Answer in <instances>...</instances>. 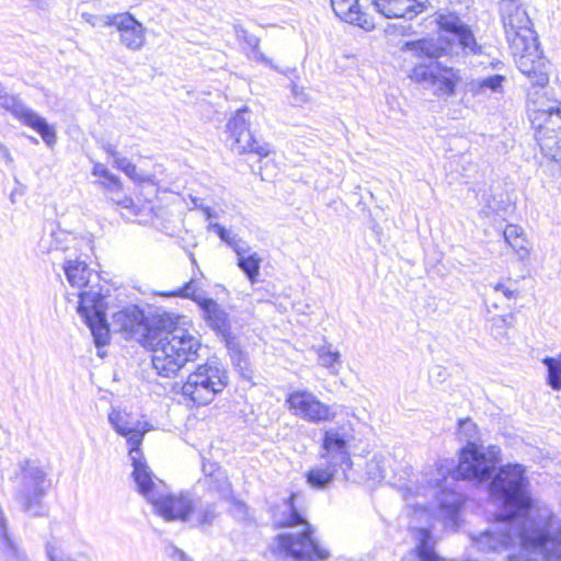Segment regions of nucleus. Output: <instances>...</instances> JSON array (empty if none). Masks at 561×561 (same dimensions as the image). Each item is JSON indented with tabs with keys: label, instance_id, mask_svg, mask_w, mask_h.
<instances>
[{
	"label": "nucleus",
	"instance_id": "f257e3e1",
	"mask_svg": "<svg viewBox=\"0 0 561 561\" xmlns=\"http://www.w3.org/2000/svg\"><path fill=\"white\" fill-rule=\"evenodd\" d=\"M522 465H506L490 482V495L500 507L497 520L472 542L482 552H500L518 545L507 561H561V520L549 508L535 513Z\"/></svg>",
	"mask_w": 561,
	"mask_h": 561
},
{
	"label": "nucleus",
	"instance_id": "f03ea898",
	"mask_svg": "<svg viewBox=\"0 0 561 561\" xmlns=\"http://www.w3.org/2000/svg\"><path fill=\"white\" fill-rule=\"evenodd\" d=\"M111 325L125 339L136 340L152 352L158 375L170 378L198 358L202 348L192 322L174 312H157L146 320L144 311L129 306L113 313Z\"/></svg>",
	"mask_w": 561,
	"mask_h": 561
},
{
	"label": "nucleus",
	"instance_id": "7ed1b4c3",
	"mask_svg": "<svg viewBox=\"0 0 561 561\" xmlns=\"http://www.w3.org/2000/svg\"><path fill=\"white\" fill-rule=\"evenodd\" d=\"M135 470L131 477L138 492L154 507L156 513L167 522H192L197 527L210 526L217 517L213 503L190 493L165 492L162 480L153 476L148 465L134 459Z\"/></svg>",
	"mask_w": 561,
	"mask_h": 561
},
{
	"label": "nucleus",
	"instance_id": "20e7f679",
	"mask_svg": "<svg viewBox=\"0 0 561 561\" xmlns=\"http://www.w3.org/2000/svg\"><path fill=\"white\" fill-rule=\"evenodd\" d=\"M64 271L69 284L82 289L79 294L78 312L90 328L96 347L106 345L110 341V328L105 316L104 297L89 285L91 277L98 278V275L80 260H66Z\"/></svg>",
	"mask_w": 561,
	"mask_h": 561
},
{
	"label": "nucleus",
	"instance_id": "39448f33",
	"mask_svg": "<svg viewBox=\"0 0 561 561\" xmlns=\"http://www.w3.org/2000/svg\"><path fill=\"white\" fill-rule=\"evenodd\" d=\"M437 23L445 34H440L437 38L407 42L405 50L411 51L417 58L431 60L444 55H458V49H461L465 55L482 53V47L478 45L472 31L457 15L439 14Z\"/></svg>",
	"mask_w": 561,
	"mask_h": 561
},
{
	"label": "nucleus",
	"instance_id": "423d86ee",
	"mask_svg": "<svg viewBox=\"0 0 561 561\" xmlns=\"http://www.w3.org/2000/svg\"><path fill=\"white\" fill-rule=\"evenodd\" d=\"M293 502L294 494L289 497L290 515L283 523L289 529L277 536L279 553L294 561H313V558L327 560L330 557L329 550L312 537L311 525L295 510Z\"/></svg>",
	"mask_w": 561,
	"mask_h": 561
},
{
	"label": "nucleus",
	"instance_id": "0eeeda50",
	"mask_svg": "<svg viewBox=\"0 0 561 561\" xmlns=\"http://www.w3.org/2000/svg\"><path fill=\"white\" fill-rule=\"evenodd\" d=\"M14 497L23 512L33 516L45 513L43 499L50 483L47 472L36 461L24 459L18 463V471L10 478Z\"/></svg>",
	"mask_w": 561,
	"mask_h": 561
},
{
	"label": "nucleus",
	"instance_id": "6e6552de",
	"mask_svg": "<svg viewBox=\"0 0 561 561\" xmlns=\"http://www.w3.org/2000/svg\"><path fill=\"white\" fill-rule=\"evenodd\" d=\"M228 385L226 369L216 362L199 365L182 386V393L197 405L210 403Z\"/></svg>",
	"mask_w": 561,
	"mask_h": 561
},
{
	"label": "nucleus",
	"instance_id": "1a4fd4ad",
	"mask_svg": "<svg viewBox=\"0 0 561 561\" xmlns=\"http://www.w3.org/2000/svg\"><path fill=\"white\" fill-rule=\"evenodd\" d=\"M354 438V430L350 422L325 427L322 431L319 457L323 461H331L333 466H342V473L345 480L355 479L351 473L353 461L348 449Z\"/></svg>",
	"mask_w": 561,
	"mask_h": 561
},
{
	"label": "nucleus",
	"instance_id": "9d476101",
	"mask_svg": "<svg viewBox=\"0 0 561 561\" xmlns=\"http://www.w3.org/2000/svg\"><path fill=\"white\" fill-rule=\"evenodd\" d=\"M500 454L501 449L495 445L481 448L463 447L453 480H488L500 462Z\"/></svg>",
	"mask_w": 561,
	"mask_h": 561
},
{
	"label": "nucleus",
	"instance_id": "9b49d317",
	"mask_svg": "<svg viewBox=\"0 0 561 561\" xmlns=\"http://www.w3.org/2000/svg\"><path fill=\"white\" fill-rule=\"evenodd\" d=\"M410 77L425 89L432 90L433 94L438 98L454 95L455 88L460 81L459 70L442 66L438 61L415 66Z\"/></svg>",
	"mask_w": 561,
	"mask_h": 561
},
{
	"label": "nucleus",
	"instance_id": "f8f14e48",
	"mask_svg": "<svg viewBox=\"0 0 561 561\" xmlns=\"http://www.w3.org/2000/svg\"><path fill=\"white\" fill-rule=\"evenodd\" d=\"M531 124L536 130L537 141H543L545 147L551 150L552 141L550 134L561 131V111L557 100L546 105L538 92L530 94L528 107Z\"/></svg>",
	"mask_w": 561,
	"mask_h": 561
},
{
	"label": "nucleus",
	"instance_id": "ddd939ff",
	"mask_svg": "<svg viewBox=\"0 0 561 561\" xmlns=\"http://www.w3.org/2000/svg\"><path fill=\"white\" fill-rule=\"evenodd\" d=\"M502 21L511 49H522L537 39L527 12L513 0H503Z\"/></svg>",
	"mask_w": 561,
	"mask_h": 561
},
{
	"label": "nucleus",
	"instance_id": "4468645a",
	"mask_svg": "<svg viewBox=\"0 0 561 561\" xmlns=\"http://www.w3.org/2000/svg\"><path fill=\"white\" fill-rule=\"evenodd\" d=\"M227 130L233 140L231 149L238 153H255L267 157L271 152L267 142H259L250 130V110L244 106L228 121Z\"/></svg>",
	"mask_w": 561,
	"mask_h": 561
},
{
	"label": "nucleus",
	"instance_id": "2eb2a0df",
	"mask_svg": "<svg viewBox=\"0 0 561 561\" xmlns=\"http://www.w3.org/2000/svg\"><path fill=\"white\" fill-rule=\"evenodd\" d=\"M286 404L295 416L310 423L331 422L336 416L333 407L323 403L314 393L307 390L288 393Z\"/></svg>",
	"mask_w": 561,
	"mask_h": 561
},
{
	"label": "nucleus",
	"instance_id": "dca6fc26",
	"mask_svg": "<svg viewBox=\"0 0 561 561\" xmlns=\"http://www.w3.org/2000/svg\"><path fill=\"white\" fill-rule=\"evenodd\" d=\"M0 106L10 112L21 123L36 130L48 147L54 146L56 142L55 129L48 125L44 117L27 107L18 95L5 92L0 98Z\"/></svg>",
	"mask_w": 561,
	"mask_h": 561
},
{
	"label": "nucleus",
	"instance_id": "f3484780",
	"mask_svg": "<svg viewBox=\"0 0 561 561\" xmlns=\"http://www.w3.org/2000/svg\"><path fill=\"white\" fill-rule=\"evenodd\" d=\"M522 49H512L515 62L523 75H525L531 84L543 88L548 81L547 64L542 58L538 47L537 39L533 41V45L526 44Z\"/></svg>",
	"mask_w": 561,
	"mask_h": 561
},
{
	"label": "nucleus",
	"instance_id": "a211bd4d",
	"mask_svg": "<svg viewBox=\"0 0 561 561\" xmlns=\"http://www.w3.org/2000/svg\"><path fill=\"white\" fill-rule=\"evenodd\" d=\"M108 421L119 435L126 437L127 443L129 445V457L131 460L133 468L135 469V463L137 462L134 459H139V462H141L142 465H147L146 460L142 457L141 450L139 449L146 430L139 428L138 422H131L128 415L122 414L121 412L110 413Z\"/></svg>",
	"mask_w": 561,
	"mask_h": 561
},
{
	"label": "nucleus",
	"instance_id": "6ab92c4d",
	"mask_svg": "<svg viewBox=\"0 0 561 561\" xmlns=\"http://www.w3.org/2000/svg\"><path fill=\"white\" fill-rule=\"evenodd\" d=\"M114 27L119 34V43L128 50H140L146 44V28L130 13L116 14Z\"/></svg>",
	"mask_w": 561,
	"mask_h": 561
},
{
	"label": "nucleus",
	"instance_id": "aec40b11",
	"mask_svg": "<svg viewBox=\"0 0 561 561\" xmlns=\"http://www.w3.org/2000/svg\"><path fill=\"white\" fill-rule=\"evenodd\" d=\"M373 4L386 19L412 20L426 9L424 0H373Z\"/></svg>",
	"mask_w": 561,
	"mask_h": 561
},
{
	"label": "nucleus",
	"instance_id": "412c9836",
	"mask_svg": "<svg viewBox=\"0 0 561 561\" xmlns=\"http://www.w3.org/2000/svg\"><path fill=\"white\" fill-rule=\"evenodd\" d=\"M331 7L342 21L357 25L366 32L375 30V21L360 10L358 0H331Z\"/></svg>",
	"mask_w": 561,
	"mask_h": 561
},
{
	"label": "nucleus",
	"instance_id": "4be33fe9",
	"mask_svg": "<svg viewBox=\"0 0 561 561\" xmlns=\"http://www.w3.org/2000/svg\"><path fill=\"white\" fill-rule=\"evenodd\" d=\"M505 78L501 75H493L483 79H472L465 84V96L470 101L483 102L494 93L503 91V81Z\"/></svg>",
	"mask_w": 561,
	"mask_h": 561
},
{
	"label": "nucleus",
	"instance_id": "5701e85b",
	"mask_svg": "<svg viewBox=\"0 0 561 561\" xmlns=\"http://www.w3.org/2000/svg\"><path fill=\"white\" fill-rule=\"evenodd\" d=\"M203 311V318L206 323L218 334L227 336L230 330L228 313L213 298L203 299L198 305Z\"/></svg>",
	"mask_w": 561,
	"mask_h": 561
},
{
	"label": "nucleus",
	"instance_id": "b1692460",
	"mask_svg": "<svg viewBox=\"0 0 561 561\" xmlns=\"http://www.w3.org/2000/svg\"><path fill=\"white\" fill-rule=\"evenodd\" d=\"M340 470L342 471V466H333L331 461H324L306 472V481L312 489L324 490L333 482Z\"/></svg>",
	"mask_w": 561,
	"mask_h": 561
},
{
	"label": "nucleus",
	"instance_id": "393cba45",
	"mask_svg": "<svg viewBox=\"0 0 561 561\" xmlns=\"http://www.w3.org/2000/svg\"><path fill=\"white\" fill-rule=\"evenodd\" d=\"M238 256V266L247 275L249 280L253 284L260 273L262 257L256 252H251L245 243L238 248L236 251Z\"/></svg>",
	"mask_w": 561,
	"mask_h": 561
},
{
	"label": "nucleus",
	"instance_id": "a878e982",
	"mask_svg": "<svg viewBox=\"0 0 561 561\" xmlns=\"http://www.w3.org/2000/svg\"><path fill=\"white\" fill-rule=\"evenodd\" d=\"M503 237L520 259L528 256V241L525 238L523 228L516 225H507L503 231Z\"/></svg>",
	"mask_w": 561,
	"mask_h": 561
},
{
	"label": "nucleus",
	"instance_id": "bb28decb",
	"mask_svg": "<svg viewBox=\"0 0 561 561\" xmlns=\"http://www.w3.org/2000/svg\"><path fill=\"white\" fill-rule=\"evenodd\" d=\"M415 539L417 540L415 551L420 561H442L434 551V541L427 529H416Z\"/></svg>",
	"mask_w": 561,
	"mask_h": 561
},
{
	"label": "nucleus",
	"instance_id": "cd10ccee",
	"mask_svg": "<svg viewBox=\"0 0 561 561\" xmlns=\"http://www.w3.org/2000/svg\"><path fill=\"white\" fill-rule=\"evenodd\" d=\"M391 458L388 454L378 453L366 463V476L368 480L380 481L387 474Z\"/></svg>",
	"mask_w": 561,
	"mask_h": 561
},
{
	"label": "nucleus",
	"instance_id": "c85d7f7f",
	"mask_svg": "<svg viewBox=\"0 0 561 561\" xmlns=\"http://www.w3.org/2000/svg\"><path fill=\"white\" fill-rule=\"evenodd\" d=\"M439 503L444 518L448 523L453 524V526H456L458 519V511L462 505L461 496L457 493H443L442 497H439Z\"/></svg>",
	"mask_w": 561,
	"mask_h": 561
},
{
	"label": "nucleus",
	"instance_id": "c756f323",
	"mask_svg": "<svg viewBox=\"0 0 561 561\" xmlns=\"http://www.w3.org/2000/svg\"><path fill=\"white\" fill-rule=\"evenodd\" d=\"M69 241H73L72 237L64 231V230H57L51 231L49 239L43 238L39 241V248L42 252H53V251H65L68 249Z\"/></svg>",
	"mask_w": 561,
	"mask_h": 561
},
{
	"label": "nucleus",
	"instance_id": "7c9ffc66",
	"mask_svg": "<svg viewBox=\"0 0 561 561\" xmlns=\"http://www.w3.org/2000/svg\"><path fill=\"white\" fill-rule=\"evenodd\" d=\"M458 433L462 440L467 444L465 447L481 448L484 447L480 443V434L476 423L470 419L460 420L458 425Z\"/></svg>",
	"mask_w": 561,
	"mask_h": 561
},
{
	"label": "nucleus",
	"instance_id": "2f4dec72",
	"mask_svg": "<svg viewBox=\"0 0 561 561\" xmlns=\"http://www.w3.org/2000/svg\"><path fill=\"white\" fill-rule=\"evenodd\" d=\"M514 316L512 313L501 316L495 314L488 320L491 334L499 341L507 337V329L512 327Z\"/></svg>",
	"mask_w": 561,
	"mask_h": 561
},
{
	"label": "nucleus",
	"instance_id": "473e14b6",
	"mask_svg": "<svg viewBox=\"0 0 561 561\" xmlns=\"http://www.w3.org/2000/svg\"><path fill=\"white\" fill-rule=\"evenodd\" d=\"M542 363L548 370V385L553 390H561V353L557 357H545Z\"/></svg>",
	"mask_w": 561,
	"mask_h": 561
},
{
	"label": "nucleus",
	"instance_id": "72a5a7b5",
	"mask_svg": "<svg viewBox=\"0 0 561 561\" xmlns=\"http://www.w3.org/2000/svg\"><path fill=\"white\" fill-rule=\"evenodd\" d=\"M163 295L164 296H179L182 298H187V299L195 301L197 305H199L203 301V299L207 298L205 291L203 289L198 288L193 279L187 282L178 291H174L172 294H163Z\"/></svg>",
	"mask_w": 561,
	"mask_h": 561
},
{
	"label": "nucleus",
	"instance_id": "f704fd0d",
	"mask_svg": "<svg viewBox=\"0 0 561 561\" xmlns=\"http://www.w3.org/2000/svg\"><path fill=\"white\" fill-rule=\"evenodd\" d=\"M312 348L318 355L320 365L328 369H332L334 364L340 360V353L337 351H333L330 344L325 343L322 345L312 346Z\"/></svg>",
	"mask_w": 561,
	"mask_h": 561
},
{
	"label": "nucleus",
	"instance_id": "c9c22d12",
	"mask_svg": "<svg viewBox=\"0 0 561 561\" xmlns=\"http://www.w3.org/2000/svg\"><path fill=\"white\" fill-rule=\"evenodd\" d=\"M115 167L123 171L129 179L136 182L149 181L150 176L137 171L136 165L127 158L121 157L116 159Z\"/></svg>",
	"mask_w": 561,
	"mask_h": 561
},
{
	"label": "nucleus",
	"instance_id": "e433bc0d",
	"mask_svg": "<svg viewBox=\"0 0 561 561\" xmlns=\"http://www.w3.org/2000/svg\"><path fill=\"white\" fill-rule=\"evenodd\" d=\"M550 140L552 141L551 150L545 147L543 141H538V144L545 157L551 159L552 161L559 162L561 161V131L550 134Z\"/></svg>",
	"mask_w": 561,
	"mask_h": 561
},
{
	"label": "nucleus",
	"instance_id": "4c0bfd02",
	"mask_svg": "<svg viewBox=\"0 0 561 561\" xmlns=\"http://www.w3.org/2000/svg\"><path fill=\"white\" fill-rule=\"evenodd\" d=\"M82 18L85 20L87 23L92 25L93 27H105V26H113L114 22L116 21V14H90V13H83Z\"/></svg>",
	"mask_w": 561,
	"mask_h": 561
},
{
	"label": "nucleus",
	"instance_id": "58836bf2",
	"mask_svg": "<svg viewBox=\"0 0 561 561\" xmlns=\"http://www.w3.org/2000/svg\"><path fill=\"white\" fill-rule=\"evenodd\" d=\"M238 37L239 38H242L244 41V43L250 47L252 48L253 50V58L255 60H259V61H263V62H270L266 57L257 50L259 48V44H260V39L252 35V34H249L247 31L244 30H241L239 33H238Z\"/></svg>",
	"mask_w": 561,
	"mask_h": 561
},
{
	"label": "nucleus",
	"instance_id": "ea45409f",
	"mask_svg": "<svg viewBox=\"0 0 561 561\" xmlns=\"http://www.w3.org/2000/svg\"><path fill=\"white\" fill-rule=\"evenodd\" d=\"M92 174L95 176L103 178L104 180H106L111 183H114L115 185L119 184V178L116 176L115 174H112L108 171V169L102 163H99V162L94 163L93 169H92Z\"/></svg>",
	"mask_w": 561,
	"mask_h": 561
},
{
	"label": "nucleus",
	"instance_id": "a19ab883",
	"mask_svg": "<svg viewBox=\"0 0 561 561\" xmlns=\"http://www.w3.org/2000/svg\"><path fill=\"white\" fill-rule=\"evenodd\" d=\"M218 237L225 243H227L234 252L238 250V248L244 244V242H242L237 234L231 233L226 228H224V230L218 233Z\"/></svg>",
	"mask_w": 561,
	"mask_h": 561
},
{
	"label": "nucleus",
	"instance_id": "79ce46f5",
	"mask_svg": "<svg viewBox=\"0 0 561 561\" xmlns=\"http://www.w3.org/2000/svg\"><path fill=\"white\" fill-rule=\"evenodd\" d=\"M167 554L173 560V561H190L187 556L184 553V551L180 550L175 546H168L165 548Z\"/></svg>",
	"mask_w": 561,
	"mask_h": 561
},
{
	"label": "nucleus",
	"instance_id": "37998d69",
	"mask_svg": "<svg viewBox=\"0 0 561 561\" xmlns=\"http://www.w3.org/2000/svg\"><path fill=\"white\" fill-rule=\"evenodd\" d=\"M47 556L50 561H71L69 558L65 560L61 556L60 550L51 545L47 547Z\"/></svg>",
	"mask_w": 561,
	"mask_h": 561
},
{
	"label": "nucleus",
	"instance_id": "c03bdc74",
	"mask_svg": "<svg viewBox=\"0 0 561 561\" xmlns=\"http://www.w3.org/2000/svg\"><path fill=\"white\" fill-rule=\"evenodd\" d=\"M203 472L209 477L217 474V479L222 476L220 468L216 463H203Z\"/></svg>",
	"mask_w": 561,
	"mask_h": 561
},
{
	"label": "nucleus",
	"instance_id": "a18cd8bd",
	"mask_svg": "<svg viewBox=\"0 0 561 561\" xmlns=\"http://www.w3.org/2000/svg\"><path fill=\"white\" fill-rule=\"evenodd\" d=\"M493 288H494L495 291L502 293L503 296L506 297L507 299H511V298L515 297V290L508 288L507 286H505L502 283L495 284Z\"/></svg>",
	"mask_w": 561,
	"mask_h": 561
},
{
	"label": "nucleus",
	"instance_id": "49530a36",
	"mask_svg": "<svg viewBox=\"0 0 561 561\" xmlns=\"http://www.w3.org/2000/svg\"><path fill=\"white\" fill-rule=\"evenodd\" d=\"M103 149H104V151H105L110 157H112V158H113L114 163L116 162V159H117V158H121V157H122V156H119V153L117 152L116 147H115L114 145H112V144H105V145L103 146Z\"/></svg>",
	"mask_w": 561,
	"mask_h": 561
},
{
	"label": "nucleus",
	"instance_id": "de8ad7c7",
	"mask_svg": "<svg viewBox=\"0 0 561 561\" xmlns=\"http://www.w3.org/2000/svg\"><path fill=\"white\" fill-rule=\"evenodd\" d=\"M291 91L297 102H304L306 100L302 89L299 90V88L296 84L293 85Z\"/></svg>",
	"mask_w": 561,
	"mask_h": 561
},
{
	"label": "nucleus",
	"instance_id": "09e8293b",
	"mask_svg": "<svg viewBox=\"0 0 561 561\" xmlns=\"http://www.w3.org/2000/svg\"><path fill=\"white\" fill-rule=\"evenodd\" d=\"M100 184H101L104 188H106V190H108V191H112V192H114V191H119V190L122 188V182H121V181H119V184H118V185H115L114 183H111V182H108V181H106V180H105V181H103V182H100Z\"/></svg>",
	"mask_w": 561,
	"mask_h": 561
},
{
	"label": "nucleus",
	"instance_id": "8fccbe9b",
	"mask_svg": "<svg viewBox=\"0 0 561 561\" xmlns=\"http://www.w3.org/2000/svg\"><path fill=\"white\" fill-rule=\"evenodd\" d=\"M203 214L207 220L218 217L217 213L208 206L203 207Z\"/></svg>",
	"mask_w": 561,
	"mask_h": 561
},
{
	"label": "nucleus",
	"instance_id": "3c124183",
	"mask_svg": "<svg viewBox=\"0 0 561 561\" xmlns=\"http://www.w3.org/2000/svg\"><path fill=\"white\" fill-rule=\"evenodd\" d=\"M224 226H221L220 224H217V222H209V225L207 226V230L208 231H215L217 234L224 230Z\"/></svg>",
	"mask_w": 561,
	"mask_h": 561
},
{
	"label": "nucleus",
	"instance_id": "603ef678",
	"mask_svg": "<svg viewBox=\"0 0 561 561\" xmlns=\"http://www.w3.org/2000/svg\"><path fill=\"white\" fill-rule=\"evenodd\" d=\"M0 152L7 162L11 163L13 161V158L11 157L10 151L5 146L0 150Z\"/></svg>",
	"mask_w": 561,
	"mask_h": 561
},
{
	"label": "nucleus",
	"instance_id": "864d4df0",
	"mask_svg": "<svg viewBox=\"0 0 561 561\" xmlns=\"http://www.w3.org/2000/svg\"><path fill=\"white\" fill-rule=\"evenodd\" d=\"M192 204H193V207H194V208L201 209L202 211H203V207H206V206L203 204L202 199H201V198H198V197H193V198H192Z\"/></svg>",
	"mask_w": 561,
	"mask_h": 561
},
{
	"label": "nucleus",
	"instance_id": "5fc2aeb1",
	"mask_svg": "<svg viewBox=\"0 0 561 561\" xmlns=\"http://www.w3.org/2000/svg\"><path fill=\"white\" fill-rule=\"evenodd\" d=\"M5 93V89L0 83V98Z\"/></svg>",
	"mask_w": 561,
	"mask_h": 561
},
{
	"label": "nucleus",
	"instance_id": "6e6d98bb",
	"mask_svg": "<svg viewBox=\"0 0 561 561\" xmlns=\"http://www.w3.org/2000/svg\"><path fill=\"white\" fill-rule=\"evenodd\" d=\"M130 203H131V201H130V199H128V198H126V199L124 201V206H125V207H128V205H129Z\"/></svg>",
	"mask_w": 561,
	"mask_h": 561
},
{
	"label": "nucleus",
	"instance_id": "4d7b16f0",
	"mask_svg": "<svg viewBox=\"0 0 561 561\" xmlns=\"http://www.w3.org/2000/svg\"><path fill=\"white\" fill-rule=\"evenodd\" d=\"M30 139H31L34 144H38V140H37L35 137H30Z\"/></svg>",
	"mask_w": 561,
	"mask_h": 561
},
{
	"label": "nucleus",
	"instance_id": "13d9d810",
	"mask_svg": "<svg viewBox=\"0 0 561 561\" xmlns=\"http://www.w3.org/2000/svg\"><path fill=\"white\" fill-rule=\"evenodd\" d=\"M4 147V145L0 141V150Z\"/></svg>",
	"mask_w": 561,
	"mask_h": 561
}]
</instances>
